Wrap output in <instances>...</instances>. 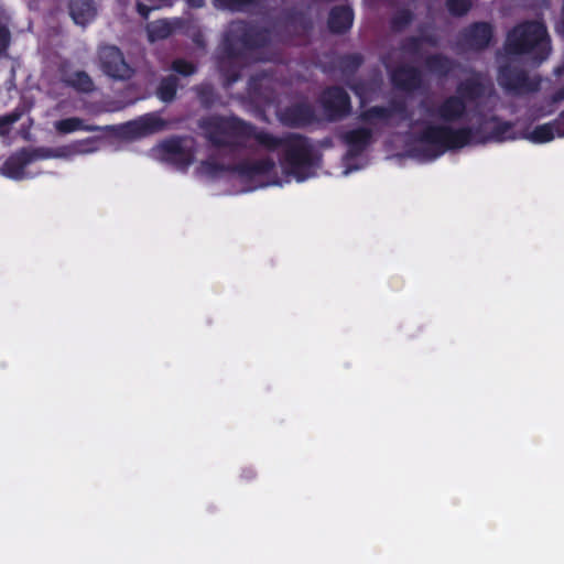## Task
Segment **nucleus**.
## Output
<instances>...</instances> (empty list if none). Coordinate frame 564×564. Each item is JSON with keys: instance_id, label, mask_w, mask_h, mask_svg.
I'll use <instances>...</instances> for the list:
<instances>
[{"instance_id": "obj_39", "label": "nucleus", "mask_w": 564, "mask_h": 564, "mask_svg": "<svg viewBox=\"0 0 564 564\" xmlns=\"http://www.w3.org/2000/svg\"><path fill=\"white\" fill-rule=\"evenodd\" d=\"M563 100H564V85L562 87H560L558 89H556L551 96L552 104H558Z\"/></svg>"}, {"instance_id": "obj_28", "label": "nucleus", "mask_w": 564, "mask_h": 564, "mask_svg": "<svg viewBox=\"0 0 564 564\" xmlns=\"http://www.w3.org/2000/svg\"><path fill=\"white\" fill-rule=\"evenodd\" d=\"M414 20V14L410 9L398 10L390 20V28L393 32H402Z\"/></svg>"}, {"instance_id": "obj_15", "label": "nucleus", "mask_w": 564, "mask_h": 564, "mask_svg": "<svg viewBox=\"0 0 564 564\" xmlns=\"http://www.w3.org/2000/svg\"><path fill=\"white\" fill-rule=\"evenodd\" d=\"M275 169V162L272 158L267 156L258 160H242L235 163L232 174L238 175L241 180L252 181L258 176L270 174Z\"/></svg>"}, {"instance_id": "obj_17", "label": "nucleus", "mask_w": 564, "mask_h": 564, "mask_svg": "<svg viewBox=\"0 0 564 564\" xmlns=\"http://www.w3.org/2000/svg\"><path fill=\"white\" fill-rule=\"evenodd\" d=\"M341 139L348 148L347 154L350 158H356L362 154L372 143L373 134L370 128L359 127L346 131Z\"/></svg>"}, {"instance_id": "obj_19", "label": "nucleus", "mask_w": 564, "mask_h": 564, "mask_svg": "<svg viewBox=\"0 0 564 564\" xmlns=\"http://www.w3.org/2000/svg\"><path fill=\"white\" fill-rule=\"evenodd\" d=\"M126 128L129 133L135 137H143L163 130L165 128V121L154 113H148L137 120L128 122Z\"/></svg>"}, {"instance_id": "obj_36", "label": "nucleus", "mask_w": 564, "mask_h": 564, "mask_svg": "<svg viewBox=\"0 0 564 564\" xmlns=\"http://www.w3.org/2000/svg\"><path fill=\"white\" fill-rule=\"evenodd\" d=\"M10 32L4 25H0V55L7 51L10 44Z\"/></svg>"}, {"instance_id": "obj_20", "label": "nucleus", "mask_w": 564, "mask_h": 564, "mask_svg": "<svg viewBox=\"0 0 564 564\" xmlns=\"http://www.w3.org/2000/svg\"><path fill=\"white\" fill-rule=\"evenodd\" d=\"M72 19L78 25H87L96 17L94 0H67Z\"/></svg>"}, {"instance_id": "obj_26", "label": "nucleus", "mask_w": 564, "mask_h": 564, "mask_svg": "<svg viewBox=\"0 0 564 564\" xmlns=\"http://www.w3.org/2000/svg\"><path fill=\"white\" fill-rule=\"evenodd\" d=\"M178 78L175 75L163 77L156 88V96L163 102H172L176 98Z\"/></svg>"}, {"instance_id": "obj_35", "label": "nucleus", "mask_w": 564, "mask_h": 564, "mask_svg": "<svg viewBox=\"0 0 564 564\" xmlns=\"http://www.w3.org/2000/svg\"><path fill=\"white\" fill-rule=\"evenodd\" d=\"M20 115L17 112L0 116V134H7L9 128L19 120Z\"/></svg>"}, {"instance_id": "obj_32", "label": "nucleus", "mask_w": 564, "mask_h": 564, "mask_svg": "<svg viewBox=\"0 0 564 564\" xmlns=\"http://www.w3.org/2000/svg\"><path fill=\"white\" fill-rule=\"evenodd\" d=\"M203 166L212 176H217L221 173H232L235 164H224L214 160L203 162Z\"/></svg>"}, {"instance_id": "obj_38", "label": "nucleus", "mask_w": 564, "mask_h": 564, "mask_svg": "<svg viewBox=\"0 0 564 564\" xmlns=\"http://www.w3.org/2000/svg\"><path fill=\"white\" fill-rule=\"evenodd\" d=\"M419 39H421V44H427L432 47H436L438 45V40L436 36L426 34V35H419Z\"/></svg>"}, {"instance_id": "obj_43", "label": "nucleus", "mask_w": 564, "mask_h": 564, "mask_svg": "<svg viewBox=\"0 0 564 564\" xmlns=\"http://www.w3.org/2000/svg\"><path fill=\"white\" fill-rule=\"evenodd\" d=\"M303 26H304V29H311L312 28L311 21L310 20H305Z\"/></svg>"}, {"instance_id": "obj_25", "label": "nucleus", "mask_w": 564, "mask_h": 564, "mask_svg": "<svg viewBox=\"0 0 564 564\" xmlns=\"http://www.w3.org/2000/svg\"><path fill=\"white\" fill-rule=\"evenodd\" d=\"M199 105L204 109H212L220 100V96L210 83H202L193 87Z\"/></svg>"}, {"instance_id": "obj_44", "label": "nucleus", "mask_w": 564, "mask_h": 564, "mask_svg": "<svg viewBox=\"0 0 564 564\" xmlns=\"http://www.w3.org/2000/svg\"><path fill=\"white\" fill-rule=\"evenodd\" d=\"M563 70H564V67H557L554 73H555V75L560 76L563 73Z\"/></svg>"}, {"instance_id": "obj_9", "label": "nucleus", "mask_w": 564, "mask_h": 564, "mask_svg": "<svg viewBox=\"0 0 564 564\" xmlns=\"http://www.w3.org/2000/svg\"><path fill=\"white\" fill-rule=\"evenodd\" d=\"M495 35L494 25L490 22L477 21L463 28L457 34V46L463 51L482 52L487 50Z\"/></svg>"}, {"instance_id": "obj_37", "label": "nucleus", "mask_w": 564, "mask_h": 564, "mask_svg": "<svg viewBox=\"0 0 564 564\" xmlns=\"http://www.w3.org/2000/svg\"><path fill=\"white\" fill-rule=\"evenodd\" d=\"M135 9H137V12L139 13V15L147 20L151 13V11L154 9V8H151L140 1L137 2L135 4Z\"/></svg>"}, {"instance_id": "obj_11", "label": "nucleus", "mask_w": 564, "mask_h": 564, "mask_svg": "<svg viewBox=\"0 0 564 564\" xmlns=\"http://www.w3.org/2000/svg\"><path fill=\"white\" fill-rule=\"evenodd\" d=\"M400 116L403 120L409 119L410 115L404 100H391L388 106H371L362 110L358 119L366 124L375 126L378 122L389 124L393 116Z\"/></svg>"}, {"instance_id": "obj_31", "label": "nucleus", "mask_w": 564, "mask_h": 564, "mask_svg": "<svg viewBox=\"0 0 564 564\" xmlns=\"http://www.w3.org/2000/svg\"><path fill=\"white\" fill-rule=\"evenodd\" d=\"M259 0H215L221 8L230 11H243L247 8L254 6Z\"/></svg>"}, {"instance_id": "obj_29", "label": "nucleus", "mask_w": 564, "mask_h": 564, "mask_svg": "<svg viewBox=\"0 0 564 564\" xmlns=\"http://www.w3.org/2000/svg\"><path fill=\"white\" fill-rule=\"evenodd\" d=\"M445 6L451 15L460 18L473 8V0H445Z\"/></svg>"}, {"instance_id": "obj_33", "label": "nucleus", "mask_w": 564, "mask_h": 564, "mask_svg": "<svg viewBox=\"0 0 564 564\" xmlns=\"http://www.w3.org/2000/svg\"><path fill=\"white\" fill-rule=\"evenodd\" d=\"M364 63V57L359 53L345 54L340 57V65L345 70H357Z\"/></svg>"}, {"instance_id": "obj_24", "label": "nucleus", "mask_w": 564, "mask_h": 564, "mask_svg": "<svg viewBox=\"0 0 564 564\" xmlns=\"http://www.w3.org/2000/svg\"><path fill=\"white\" fill-rule=\"evenodd\" d=\"M424 65L429 72L441 77H447L455 68V62L441 53L429 55Z\"/></svg>"}, {"instance_id": "obj_23", "label": "nucleus", "mask_w": 564, "mask_h": 564, "mask_svg": "<svg viewBox=\"0 0 564 564\" xmlns=\"http://www.w3.org/2000/svg\"><path fill=\"white\" fill-rule=\"evenodd\" d=\"M55 129L57 130V132H59L62 134H67V133L75 132L77 130H84V131H90V132L91 131H101V130L112 131L113 127H111V126L99 127V126H95V124H85V122L82 118L70 117V118H65V119H61V120L56 121Z\"/></svg>"}, {"instance_id": "obj_22", "label": "nucleus", "mask_w": 564, "mask_h": 564, "mask_svg": "<svg viewBox=\"0 0 564 564\" xmlns=\"http://www.w3.org/2000/svg\"><path fill=\"white\" fill-rule=\"evenodd\" d=\"M62 82L67 86L82 94H90L95 89L91 77L85 70H76L74 73H62Z\"/></svg>"}, {"instance_id": "obj_45", "label": "nucleus", "mask_w": 564, "mask_h": 564, "mask_svg": "<svg viewBox=\"0 0 564 564\" xmlns=\"http://www.w3.org/2000/svg\"><path fill=\"white\" fill-rule=\"evenodd\" d=\"M94 141H95V139H93V138H87L86 140H84L85 143H91Z\"/></svg>"}, {"instance_id": "obj_14", "label": "nucleus", "mask_w": 564, "mask_h": 564, "mask_svg": "<svg viewBox=\"0 0 564 564\" xmlns=\"http://www.w3.org/2000/svg\"><path fill=\"white\" fill-rule=\"evenodd\" d=\"M431 116L442 120L444 123H454L462 120L467 113V104L462 97L452 95L446 97L434 109L427 110Z\"/></svg>"}, {"instance_id": "obj_27", "label": "nucleus", "mask_w": 564, "mask_h": 564, "mask_svg": "<svg viewBox=\"0 0 564 564\" xmlns=\"http://www.w3.org/2000/svg\"><path fill=\"white\" fill-rule=\"evenodd\" d=\"M174 29L167 20H158L148 26V36L151 42L165 40L172 35Z\"/></svg>"}, {"instance_id": "obj_21", "label": "nucleus", "mask_w": 564, "mask_h": 564, "mask_svg": "<svg viewBox=\"0 0 564 564\" xmlns=\"http://www.w3.org/2000/svg\"><path fill=\"white\" fill-rule=\"evenodd\" d=\"M456 93V96L462 97L465 102L476 101L485 95L486 87L479 74H476L475 76L462 80L457 85Z\"/></svg>"}, {"instance_id": "obj_13", "label": "nucleus", "mask_w": 564, "mask_h": 564, "mask_svg": "<svg viewBox=\"0 0 564 564\" xmlns=\"http://www.w3.org/2000/svg\"><path fill=\"white\" fill-rule=\"evenodd\" d=\"M160 150L164 160L178 169H187L194 161L192 150L184 147L183 139L180 137L164 140L160 144Z\"/></svg>"}, {"instance_id": "obj_6", "label": "nucleus", "mask_w": 564, "mask_h": 564, "mask_svg": "<svg viewBox=\"0 0 564 564\" xmlns=\"http://www.w3.org/2000/svg\"><path fill=\"white\" fill-rule=\"evenodd\" d=\"M57 154L50 148H21L12 153L2 165V173L12 180H23L25 177V167L37 161L55 158Z\"/></svg>"}, {"instance_id": "obj_5", "label": "nucleus", "mask_w": 564, "mask_h": 564, "mask_svg": "<svg viewBox=\"0 0 564 564\" xmlns=\"http://www.w3.org/2000/svg\"><path fill=\"white\" fill-rule=\"evenodd\" d=\"M497 80L506 94L516 97L538 93L542 82L540 76L531 77L525 69L510 63L498 67Z\"/></svg>"}, {"instance_id": "obj_16", "label": "nucleus", "mask_w": 564, "mask_h": 564, "mask_svg": "<svg viewBox=\"0 0 564 564\" xmlns=\"http://www.w3.org/2000/svg\"><path fill=\"white\" fill-rule=\"evenodd\" d=\"M355 20V12L348 4L334 6L327 17V29L330 34L345 35L347 34Z\"/></svg>"}, {"instance_id": "obj_40", "label": "nucleus", "mask_w": 564, "mask_h": 564, "mask_svg": "<svg viewBox=\"0 0 564 564\" xmlns=\"http://www.w3.org/2000/svg\"><path fill=\"white\" fill-rule=\"evenodd\" d=\"M186 3L192 9H200L205 6V0H186Z\"/></svg>"}, {"instance_id": "obj_8", "label": "nucleus", "mask_w": 564, "mask_h": 564, "mask_svg": "<svg viewBox=\"0 0 564 564\" xmlns=\"http://www.w3.org/2000/svg\"><path fill=\"white\" fill-rule=\"evenodd\" d=\"M98 59L101 72L115 80L126 82L135 74L133 66L126 61L122 51L116 45L100 46Z\"/></svg>"}, {"instance_id": "obj_34", "label": "nucleus", "mask_w": 564, "mask_h": 564, "mask_svg": "<svg viewBox=\"0 0 564 564\" xmlns=\"http://www.w3.org/2000/svg\"><path fill=\"white\" fill-rule=\"evenodd\" d=\"M172 69L182 76H191L197 72V66L184 58H176L172 62Z\"/></svg>"}, {"instance_id": "obj_1", "label": "nucleus", "mask_w": 564, "mask_h": 564, "mask_svg": "<svg viewBox=\"0 0 564 564\" xmlns=\"http://www.w3.org/2000/svg\"><path fill=\"white\" fill-rule=\"evenodd\" d=\"M199 127L215 149L235 152L246 145L245 141L253 139L269 152L282 150L279 161L286 175L297 182L314 175L318 158L310 138L303 134L290 132L278 137L235 115L208 116L200 120Z\"/></svg>"}, {"instance_id": "obj_41", "label": "nucleus", "mask_w": 564, "mask_h": 564, "mask_svg": "<svg viewBox=\"0 0 564 564\" xmlns=\"http://www.w3.org/2000/svg\"><path fill=\"white\" fill-rule=\"evenodd\" d=\"M256 476L254 471L252 469H243L241 477L246 480H251Z\"/></svg>"}, {"instance_id": "obj_7", "label": "nucleus", "mask_w": 564, "mask_h": 564, "mask_svg": "<svg viewBox=\"0 0 564 564\" xmlns=\"http://www.w3.org/2000/svg\"><path fill=\"white\" fill-rule=\"evenodd\" d=\"M317 100L325 118L330 122L340 121L351 113L350 96L340 86H327L321 91Z\"/></svg>"}, {"instance_id": "obj_18", "label": "nucleus", "mask_w": 564, "mask_h": 564, "mask_svg": "<svg viewBox=\"0 0 564 564\" xmlns=\"http://www.w3.org/2000/svg\"><path fill=\"white\" fill-rule=\"evenodd\" d=\"M555 135L564 137V110L553 121L536 126L529 139L534 143H546L552 141Z\"/></svg>"}, {"instance_id": "obj_3", "label": "nucleus", "mask_w": 564, "mask_h": 564, "mask_svg": "<svg viewBox=\"0 0 564 564\" xmlns=\"http://www.w3.org/2000/svg\"><path fill=\"white\" fill-rule=\"evenodd\" d=\"M503 50L508 56H527L533 64H542L551 53L546 26L534 20L516 24L507 33Z\"/></svg>"}, {"instance_id": "obj_4", "label": "nucleus", "mask_w": 564, "mask_h": 564, "mask_svg": "<svg viewBox=\"0 0 564 564\" xmlns=\"http://www.w3.org/2000/svg\"><path fill=\"white\" fill-rule=\"evenodd\" d=\"M270 43V32L250 22L232 21L224 34L221 52L228 59L246 56L248 53L265 47Z\"/></svg>"}, {"instance_id": "obj_2", "label": "nucleus", "mask_w": 564, "mask_h": 564, "mask_svg": "<svg viewBox=\"0 0 564 564\" xmlns=\"http://www.w3.org/2000/svg\"><path fill=\"white\" fill-rule=\"evenodd\" d=\"M514 139H517L514 123L502 121L498 116L484 119L475 127L454 128L449 124H427L417 135L419 142L433 148L434 153L431 155L433 159L446 151L463 149L474 141L487 143Z\"/></svg>"}, {"instance_id": "obj_12", "label": "nucleus", "mask_w": 564, "mask_h": 564, "mask_svg": "<svg viewBox=\"0 0 564 564\" xmlns=\"http://www.w3.org/2000/svg\"><path fill=\"white\" fill-rule=\"evenodd\" d=\"M392 86L401 91L414 93L422 87V72L411 65H399L389 73Z\"/></svg>"}, {"instance_id": "obj_42", "label": "nucleus", "mask_w": 564, "mask_h": 564, "mask_svg": "<svg viewBox=\"0 0 564 564\" xmlns=\"http://www.w3.org/2000/svg\"><path fill=\"white\" fill-rule=\"evenodd\" d=\"M239 78V74L237 72H234L232 74H229L227 76V85H231L236 83Z\"/></svg>"}, {"instance_id": "obj_10", "label": "nucleus", "mask_w": 564, "mask_h": 564, "mask_svg": "<svg viewBox=\"0 0 564 564\" xmlns=\"http://www.w3.org/2000/svg\"><path fill=\"white\" fill-rule=\"evenodd\" d=\"M282 126L292 129L310 127L318 121L314 107L307 101H299L286 106L278 113Z\"/></svg>"}, {"instance_id": "obj_30", "label": "nucleus", "mask_w": 564, "mask_h": 564, "mask_svg": "<svg viewBox=\"0 0 564 564\" xmlns=\"http://www.w3.org/2000/svg\"><path fill=\"white\" fill-rule=\"evenodd\" d=\"M400 50L409 55H420L422 50L421 39L415 35L405 37L400 44Z\"/></svg>"}]
</instances>
